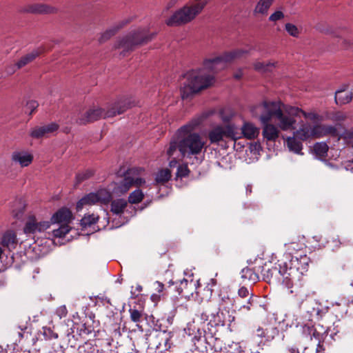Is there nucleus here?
Returning <instances> with one entry per match:
<instances>
[{
	"instance_id": "nucleus-62",
	"label": "nucleus",
	"mask_w": 353,
	"mask_h": 353,
	"mask_svg": "<svg viewBox=\"0 0 353 353\" xmlns=\"http://www.w3.org/2000/svg\"><path fill=\"white\" fill-rule=\"evenodd\" d=\"M241 76H242L241 72H238V73L234 74V77L236 79H240L241 77Z\"/></svg>"
},
{
	"instance_id": "nucleus-28",
	"label": "nucleus",
	"mask_w": 353,
	"mask_h": 353,
	"mask_svg": "<svg viewBox=\"0 0 353 353\" xmlns=\"http://www.w3.org/2000/svg\"><path fill=\"white\" fill-rule=\"evenodd\" d=\"M242 279L254 283L259 280V276L249 268H243L241 272Z\"/></svg>"
},
{
	"instance_id": "nucleus-33",
	"label": "nucleus",
	"mask_w": 353,
	"mask_h": 353,
	"mask_svg": "<svg viewBox=\"0 0 353 353\" xmlns=\"http://www.w3.org/2000/svg\"><path fill=\"white\" fill-rule=\"evenodd\" d=\"M276 63L269 61L266 63L263 62H256L254 64V68L255 70L260 72H266L270 71V68L274 67Z\"/></svg>"
},
{
	"instance_id": "nucleus-23",
	"label": "nucleus",
	"mask_w": 353,
	"mask_h": 353,
	"mask_svg": "<svg viewBox=\"0 0 353 353\" xmlns=\"http://www.w3.org/2000/svg\"><path fill=\"white\" fill-rule=\"evenodd\" d=\"M294 135L301 141H306L312 138V126L303 124L299 130L294 132Z\"/></svg>"
},
{
	"instance_id": "nucleus-13",
	"label": "nucleus",
	"mask_w": 353,
	"mask_h": 353,
	"mask_svg": "<svg viewBox=\"0 0 353 353\" xmlns=\"http://www.w3.org/2000/svg\"><path fill=\"white\" fill-rule=\"evenodd\" d=\"M59 128L58 124L51 123L42 126H36L30 131V136L34 139H39L56 132Z\"/></svg>"
},
{
	"instance_id": "nucleus-24",
	"label": "nucleus",
	"mask_w": 353,
	"mask_h": 353,
	"mask_svg": "<svg viewBox=\"0 0 353 353\" xmlns=\"http://www.w3.org/2000/svg\"><path fill=\"white\" fill-rule=\"evenodd\" d=\"M288 111L290 114H298V116L301 114L305 119L313 121L320 120V116L314 112H306L299 108H290Z\"/></svg>"
},
{
	"instance_id": "nucleus-29",
	"label": "nucleus",
	"mask_w": 353,
	"mask_h": 353,
	"mask_svg": "<svg viewBox=\"0 0 353 353\" xmlns=\"http://www.w3.org/2000/svg\"><path fill=\"white\" fill-rule=\"evenodd\" d=\"M171 172L169 169H162L156 174L155 182L157 184H164L171 179Z\"/></svg>"
},
{
	"instance_id": "nucleus-20",
	"label": "nucleus",
	"mask_w": 353,
	"mask_h": 353,
	"mask_svg": "<svg viewBox=\"0 0 353 353\" xmlns=\"http://www.w3.org/2000/svg\"><path fill=\"white\" fill-rule=\"evenodd\" d=\"M352 97V92L347 90H339L335 92V102L339 105L349 103Z\"/></svg>"
},
{
	"instance_id": "nucleus-64",
	"label": "nucleus",
	"mask_w": 353,
	"mask_h": 353,
	"mask_svg": "<svg viewBox=\"0 0 353 353\" xmlns=\"http://www.w3.org/2000/svg\"><path fill=\"white\" fill-rule=\"evenodd\" d=\"M58 351H59V350H52L49 351L48 353H58Z\"/></svg>"
},
{
	"instance_id": "nucleus-35",
	"label": "nucleus",
	"mask_w": 353,
	"mask_h": 353,
	"mask_svg": "<svg viewBox=\"0 0 353 353\" xmlns=\"http://www.w3.org/2000/svg\"><path fill=\"white\" fill-rule=\"evenodd\" d=\"M143 194L141 190H136L133 191L128 197V201L131 203H138L142 201Z\"/></svg>"
},
{
	"instance_id": "nucleus-14",
	"label": "nucleus",
	"mask_w": 353,
	"mask_h": 353,
	"mask_svg": "<svg viewBox=\"0 0 353 353\" xmlns=\"http://www.w3.org/2000/svg\"><path fill=\"white\" fill-rule=\"evenodd\" d=\"M25 11L34 14H53L57 12L58 9L47 4L34 3L28 6Z\"/></svg>"
},
{
	"instance_id": "nucleus-40",
	"label": "nucleus",
	"mask_w": 353,
	"mask_h": 353,
	"mask_svg": "<svg viewBox=\"0 0 353 353\" xmlns=\"http://www.w3.org/2000/svg\"><path fill=\"white\" fill-rule=\"evenodd\" d=\"M284 17V13L281 10H276L270 15L268 20L270 22L276 23V22L283 20Z\"/></svg>"
},
{
	"instance_id": "nucleus-17",
	"label": "nucleus",
	"mask_w": 353,
	"mask_h": 353,
	"mask_svg": "<svg viewBox=\"0 0 353 353\" xmlns=\"http://www.w3.org/2000/svg\"><path fill=\"white\" fill-rule=\"evenodd\" d=\"M263 128V135L268 141H275L279 137V131L274 125L269 122H261Z\"/></svg>"
},
{
	"instance_id": "nucleus-50",
	"label": "nucleus",
	"mask_w": 353,
	"mask_h": 353,
	"mask_svg": "<svg viewBox=\"0 0 353 353\" xmlns=\"http://www.w3.org/2000/svg\"><path fill=\"white\" fill-rule=\"evenodd\" d=\"M17 203L19 205V209L17 211H16L15 210H12V215L16 219H19L23 216L24 205H23V204L21 201H18Z\"/></svg>"
},
{
	"instance_id": "nucleus-37",
	"label": "nucleus",
	"mask_w": 353,
	"mask_h": 353,
	"mask_svg": "<svg viewBox=\"0 0 353 353\" xmlns=\"http://www.w3.org/2000/svg\"><path fill=\"white\" fill-rule=\"evenodd\" d=\"M210 314L214 315V313L211 312L208 307L205 308L201 311L199 314L197 315V321H199L201 323H205L208 320Z\"/></svg>"
},
{
	"instance_id": "nucleus-43",
	"label": "nucleus",
	"mask_w": 353,
	"mask_h": 353,
	"mask_svg": "<svg viewBox=\"0 0 353 353\" xmlns=\"http://www.w3.org/2000/svg\"><path fill=\"white\" fill-rule=\"evenodd\" d=\"M177 150H179V141H176L175 140H172L170 143L169 148L167 150V154L171 157L174 154Z\"/></svg>"
},
{
	"instance_id": "nucleus-46",
	"label": "nucleus",
	"mask_w": 353,
	"mask_h": 353,
	"mask_svg": "<svg viewBox=\"0 0 353 353\" xmlns=\"http://www.w3.org/2000/svg\"><path fill=\"white\" fill-rule=\"evenodd\" d=\"M255 335L259 337H261V338H266L267 340H270L271 339H273V337H274L273 336H270L268 334V331L267 329L263 330L261 327H259L256 330Z\"/></svg>"
},
{
	"instance_id": "nucleus-18",
	"label": "nucleus",
	"mask_w": 353,
	"mask_h": 353,
	"mask_svg": "<svg viewBox=\"0 0 353 353\" xmlns=\"http://www.w3.org/2000/svg\"><path fill=\"white\" fill-rule=\"evenodd\" d=\"M241 132L243 137L248 139H254L258 137L259 134V128L256 127L252 123L245 122L241 127Z\"/></svg>"
},
{
	"instance_id": "nucleus-53",
	"label": "nucleus",
	"mask_w": 353,
	"mask_h": 353,
	"mask_svg": "<svg viewBox=\"0 0 353 353\" xmlns=\"http://www.w3.org/2000/svg\"><path fill=\"white\" fill-rule=\"evenodd\" d=\"M18 69L19 68H17L16 66V63L14 65H10L6 68V72L8 74H12Z\"/></svg>"
},
{
	"instance_id": "nucleus-10",
	"label": "nucleus",
	"mask_w": 353,
	"mask_h": 353,
	"mask_svg": "<svg viewBox=\"0 0 353 353\" xmlns=\"http://www.w3.org/2000/svg\"><path fill=\"white\" fill-rule=\"evenodd\" d=\"M112 200V194L105 189H100L96 192H91L81 198L77 203V210H81L85 205L97 203L108 205Z\"/></svg>"
},
{
	"instance_id": "nucleus-19",
	"label": "nucleus",
	"mask_w": 353,
	"mask_h": 353,
	"mask_svg": "<svg viewBox=\"0 0 353 353\" xmlns=\"http://www.w3.org/2000/svg\"><path fill=\"white\" fill-rule=\"evenodd\" d=\"M1 245L10 251L14 250L17 244V236L14 232L8 231L2 236Z\"/></svg>"
},
{
	"instance_id": "nucleus-30",
	"label": "nucleus",
	"mask_w": 353,
	"mask_h": 353,
	"mask_svg": "<svg viewBox=\"0 0 353 353\" xmlns=\"http://www.w3.org/2000/svg\"><path fill=\"white\" fill-rule=\"evenodd\" d=\"M99 220V216L94 214H87L81 220V225L85 228L95 224Z\"/></svg>"
},
{
	"instance_id": "nucleus-22",
	"label": "nucleus",
	"mask_w": 353,
	"mask_h": 353,
	"mask_svg": "<svg viewBox=\"0 0 353 353\" xmlns=\"http://www.w3.org/2000/svg\"><path fill=\"white\" fill-rule=\"evenodd\" d=\"M126 23H127V21H122L118 23L117 24H115L114 26H113L112 27H111L110 28H109L108 30H107L106 31H105L104 32H103L101 34V36L99 39V41L100 43L105 42V41L109 39L111 37L114 35L115 33L119 30L122 28Z\"/></svg>"
},
{
	"instance_id": "nucleus-34",
	"label": "nucleus",
	"mask_w": 353,
	"mask_h": 353,
	"mask_svg": "<svg viewBox=\"0 0 353 353\" xmlns=\"http://www.w3.org/2000/svg\"><path fill=\"white\" fill-rule=\"evenodd\" d=\"M94 175V171L90 169L85 170L81 172H79L76 175V183L79 184L82 181L90 179Z\"/></svg>"
},
{
	"instance_id": "nucleus-42",
	"label": "nucleus",
	"mask_w": 353,
	"mask_h": 353,
	"mask_svg": "<svg viewBox=\"0 0 353 353\" xmlns=\"http://www.w3.org/2000/svg\"><path fill=\"white\" fill-rule=\"evenodd\" d=\"M324 137L330 135L333 137L337 136V129L332 125H323Z\"/></svg>"
},
{
	"instance_id": "nucleus-27",
	"label": "nucleus",
	"mask_w": 353,
	"mask_h": 353,
	"mask_svg": "<svg viewBox=\"0 0 353 353\" xmlns=\"http://www.w3.org/2000/svg\"><path fill=\"white\" fill-rule=\"evenodd\" d=\"M127 205V201L123 199L114 200L111 203V211L114 214H120L123 212Z\"/></svg>"
},
{
	"instance_id": "nucleus-6",
	"label": "nucleus",
	"mask_w": 353,
	"mask_h": 353,
	"mask_svg": "<svg viewBox=\"0 0 353 353\" xmlns=\"http://www.w3.org/2000/svg\"><path fill=\"white\" fill-rule=\"evenodd\" d=\"M203 10V3L191 1L175 11L165 23L168 26H180L192 21Z\"/></svg>"
},
{
	"instance_id": "nucleus-32",
	"label": "nucleus",
	"mask_w": 353,
	"mask_h": 353,
	"mask_svg": "<svg viewBox=\"0 0 353 353\" xmlns=\"http://www.w3.org/2000/svg\"><path fill=\"white\" fill-rule=\"evenodd\" d=\"M347 114L342 111H333L330 112L327 117L334 122H342L347 119Z\"/></svg>"
},
{
	"instance_id": "nucleus-63",
	"label": "nucleus",
	"mask_w": 353,
	"mask_h": 353,
	"mask_svg": "<svg viewBox=\"0 0 353 353\" xmlns=\"http://www.w3.org/2000/svg\"><path fill=\"white\" fill-rule=\"evenodd\" d=\"M246 192L251 193L252 192V187L250 185H247L246 187Z\"/></svg>"
},
{
	"instance_id": "nucleus-15",
	"label": "nucleus",
	"mask_w": 353,
	"mask_h": 353,
	"mask_svg": "<svg viewBox=\"0 0 353 353\" xmlns=\"http://www.w3.org/2000/svg\"><path fill=\"white\" fill-rule=\"evenodd\" d=\"M72 219L71 212L68 209L63 208L52 215L50 223L51 224L61 223V225H68Z\"/></svg>"
},
{
	"instance_id": "nucleus-55",
	"label": "nucleus",
	"mask_w": 353,
	"mask_h": 353,
	"mask_svg": "<svg viewBox=\"0 0 353 353\" xmlns=\"http://www.w3.org/2000/svg\"><path fill=\"white\" fill-rule=\"evenodd\" d=\"M316 353H325V348L323 347V345L321 344L320 341H319L317 345Z\"/></svg>"
},
{
	"instance_id": "nucleus-45",
	"label": "nucleus",
	"mask_w": 353,
	"mask_h": 353,
	"mask_svg": "<svg viewBox=\"0 0 353 353\" xmlns=\"http://www.w3.org/2000/svg\"><path fill=\"white\" fill-rule=\"evenodd\" d=\"M255 299H256V297L253 295V294H251L248 300V302L246 303V304H243L242 305L239 310H246L247 311H249L251 310V308L254 306V303H255Z\"/></svg>"
},
{
	"instance_id": "nucleus-36",
	"label": "nucleus",
	"mask_w": 353,
	"mask_h": 353,
	"mask_svg": "<svg viewBox=\"0 0 353 353\" xmlns=\"http://www.w3.org/2000/svg\"><path fill=\"white\" fill-rule=\"evenodd\" d=\"M70 230L68 225H61V226L52 231L53 236L58 238L64 237Z\"/></svg>"
},
{
	"instance_id": "nucleus-5",
	"label": "nucleus",
	"mask_w": 353,
	"mask_h": 353,
	"mask_svg": "<svg viewBox=\"0 0 353 353\" xmlns=\"http://www.w3.org/2000/svg\"><path fill=\"white\" fill-rule=\"evenodd\" d=\"M130 103L126 99H119L108 105L107 110L101 108H93L88 110L84 115L78 120V123L85 124L100 119L113 117L123 113L130 108Z\"/></svg>"
},
{
	"instance_id": "nucleus-44",
	"label": "nucleus",
	"mask_w": 353,
	"mask_h": 353,
	"mask_svg": "<svg viewBox=\"0 0 353 353\" xmlns=\"http://www.w3.org/2000/svg\"><path fill=\"white\" fill-rule=\"evenodd\" d=\"M42 334L46 339H57L58 337V334L54 333L50 327H43Z\"/></svg>"
},
{
	"instance_id": "nucleus-8",
	"label": "nucleus",
	"mask_w": 353,
	"mask_h": 353,
	"mask_svg": "<svg viewBox=\"0 0 353 353\" xmlns=\"http://www.w3.org/2000/svg\"><path fill=\"white\" fill-rule=\"evenodd\" d=\"M154 36V34H148L146 30L139 28L120 39L117 44V48L121 49V54L125 56L127 52L133 50L137 46L151 40Z\"/></svg>"
},
{
	"instance_id": "nucleus-26",
	"label": "nucleus",
	"mask_w": 353,
	"mask_h": 353,
	"mask_svg": "<svg viewBox=\"0 0 353 353\" xmlns=\"http://www.w3.org/2000/svg\"><path fill=\"white\" fill-rule=\"evenodd\" d=\"M297 138L294 137H288L287 139V145L290 151L294 152L296 154H302L301 150L303 149V145L300 141L296 139Z\"/></svg>"
},
{
	"instance_id": "nucleus-61",
	"label": "nucleus",
	"mask_w": 353,
	"mask_h": 353,
	"mask_svg": "<svg viewBox=\"0 0 353 353\" xmlns=\"http://www.w3.org/2000/svg\"><path fill=\"white\" fill-rule=\"evenodd\" d=\"M317 305V303L315 301V300H307L305 303V305Z\"/></svg>"
},
{
	"instance_id": "nucleus-7",
	"label": "nucleus",
	"mask_w": 353,
	"mask_h": 353,
	"mask_svg": "<svg viewBox=\"0 0 353 353\" xmlns=\"http://www.w3.org/2000/svg\"><path fill=\"white\" fill-rule=\"evenodd\" d=\"M144 170L142 168H131L127 170L124 174L123 179L119 182L114 183L112 188V192L117 196H121L126 193L132 186H141L145 183L144 179L141 177L142 172Z\"/></svg>"
},
{
	"instance_id": "nucleus-56",
	"label": "nucleus",
	"mask_w": 353,
	"mask_h": 353,
	"mask_svg": "<svg viewBox=\"0 0 353 353\" xmlns=\"http://www.w3.org/2000/svg\"><path fill=\"white\" fill-rule=\"evenodd\" d=\"M290 353H301L300 350L296 346H292L288 348Z\"/></svg>"
},
{
	"instance_id": "nucleus-54",
	"label": "nucleus",
	"mask_w": 353,
	"mask_h": 353,
	"mask_svg": "<svg viewBox=\"0 0 353 353\" xmlns=\"http://www.w3.org/2000/svg\"><path fill=\"white\" fill-rule=\"evenodd\" d=\"M307 312H309L310 314V315H319V312H320V309L319 307H317L316 308L313 307L312 310H307Z\"/></svg>"
},
{
	"instance_id": "nucleus-48",
	"label": "nucleus",
	"mask_w": 353,
	"mask_h": 353,
	"mask_svg": "<svg viewBox=\"0 0 353 353\" xmlns=\"http://www.w3.org/2000/svg\"><path fill=\"white\" fill-rule=\"evenodd\" d=\"M38 105H39V104H38L37 101H34V100L29 101L26 103V111H27V112L29 111V114H32V112H34V110L37 109Z\"/></svg>"
},
{
	"instance_id": "nucleus-12",
	"label": "nucleus",
	"mask_w": 353,
	"mask_h": 353,
	"mask_svg": "<svg viewBox=\"0 0 353 353\" xmlns=\"http://www.w3.org/2000/svg\"><path fill=\"white\" fill-rule=\"evenodd\" d=\"M51 225L49 221H38L34 216L28 217L23 228L26 234H34L37 232H43Z\"/></svg>"
},
{
	"instance_id": "nucleus-59",
	"label": "nucleus",
	"mask_w": 353,
	"mask_h": 353,
	"mask_svg": "<svg viewBox=\"0 0 353 353\" xmlns=\"http://www.w3.org/2000/svg\"><path fill=\"white\" fill-rule=\"evenodd\" d=\"M193 2L194 3H203V8H205V6L208 3V1L207 0H194Z\"/></svg>"
},
{
	"instance_id": "nucleus-21",
	"label": "nucleus",
	"mask_w": 353,
	"mask_h": 353,
	"mask_svg": "<svg viewBox=\"0 0 353 353\" xmlns=\"http://www.w3.org/2000/svg\"><path fill=\"white\" fill-rule=\"evenodd\" d=\"M274 0H259L253 10L254 14L266 16Z\"/></svg>"
},
{
	"instance_id": "nucleus-41",
	"label": "nucleus",
	"mask_w": 353,
	"mask_h": 353,
	"mask_svg": "<svg viewBox=\"0 0 353 353\" xmlns=\"http://www.w3.org/2000/svg\"><path fill=\"white\" fill-rule=\"evenodd\" d=\"M285 30L288 32V33L294 37H298L299 35V30L298 29V28L292 24V23H288L285 24Z\"/></svg>"
},
{
	"instance_id": "nucleus-25",
	"label": "nucleus",
	"mask_w": 353,
	"mask_h": 353,
	"mask_svg": "<svg viewBox=\"0 0 353 353\" xmlns=\"http://www.w3.org/2000/svg\"><path fill=\"white\" fill-rule=\"evenodd\" d=\"M41 53L39 50H34L30 53L22 57L20 60L16 63L17 68H21L32 62L36 57H37Z\"/></svg>"
},
{
	"instance_id": "nucleus-49",
	"label": "nucleus",
	"mask_w": 353,
	"mask_h": 353,
	"mask_svg": "<svg viewBox=\"0 0 353 353\" xmlns=\"http://www.w3.org/2000/svg\"><path fill=\"white\" fill-rule=\"evenodd\" d=\"M188 168L187 165H179L177 168L176 175L179 177H184L188 175Z\"/></svg>"
},
{
	"instance_id": "nucleus-3",
	"label": "nucleus",
	"mask_w": 353,
	"mask_h": 353,
	"mask_svg": "<svg viewBox=\"0 0 353 353\" xmlns=\"http://www.w3.org/2000/svg\"><path fill=\"white\" fill-rule=\"evenodd\" d=\"M290 108L294 107L285 105L280 101H263L253 107L251 111L252 115L258 117L261 122H269L274 117L282 130H288L294 129V117H299L298 114H290L288 111Z\"/></svg>"
},
{
	"instance_id": "nucleus-52",
	"label": "nucleus",
	"mask_w": 353,
	"mask_h": 353,
	"mask_svg": "<svg viewBox=\"0 0 353 353\" xmlns=\"http://www.w3.org/2000/svg\"><path fill=\"white\" fill-rule=\"evenodd\" d=\"M154 288L158 294H160L164 290V285L163 283L157 281L154 283Z\"/></svg>"
},
{
	"instance_id": "nucleus-51",
	"label": "nucleus",
	"mask_w": 353,
	"mask_h": 353,
	"mask_svg": "<svg viewBox=\"0 0 353 353\" xmlns=\"http://www.w3.org/2000/svg\"><path fill=\"white\" fill-rule=\"evenodd\" d=\"M238 294L239 296L241 297V298H245V297H248L252 294L250 293L248 289L245 287H241L239 291H238Z\"/></svg>"
},
{
	"instance_id": "nucleus-31",
	"label": "nucleus",
	"mask_w": 353,
	"mask_h": 353,
	"mask_svg": "<svg viewBox=\"0 0 353 353\" xmlns=\"http://www.w3.org/2000/svg\"><path fill=\"white\" fill-rule=\"evenodd\" d=\"M313 150L318 157L323 158L327 155L328 145L325 142L316 143L314 144Z\"/></svg>"
},
{
	"instance_id": "nucleus-57",
	"label": "nucleus",
	"mask_w": 353,
	"mask_h": 353,
	"mask_svg": "<svg viewBox=\"0 0 353 353\" xmlns=\"http://www.w3.org/2000/svg\"><path fill=\"white\" fill-rule=\"evenodd\" d=\"M344 138L353 140V131H347L344 134Z\"/></svg>"
},
{
	"instance_id": "nucleus-38",
	"label": "nucleus",
	"mask_w": 353,
	"mask_h": 353,
	"mask_svg": "<svg viewBox=\"0 0 353 353\" xmlns=\"http://www.w3.org/2000/svg\"><path fill=\"white\" fill-rule=\"evenodd\" d=\"M129 312L130 314V319L134 322V323H139L141 322L143 316L142 312L135 309V308H130L129 310Z\"/></svg>"
},
{
	"instance_id": "nucleus-9",
	"label": "nucleus",
	"mask_w": 353,
	"mask_h": 353,
	"mask_svg": "<svg viewBox=\"0 0 353 353\" xmlns=\"http://www.w3.org/2000/svg\"><path fill=\"white\" fill-rule=\"evenodd\" d=\"M240 137L234 125L231 124L218 125L208 132V138L211 143H218L227 139L236 141Z\"/></svg>"
},
{
	"instance_id": "nucleus-58",
	"label": "nucleus",
	"mask_w": 353,
	"mask_h": 353,
	"mask_svg": "<svg viewBox=\"0 0 353 353\" xmlns=\"http://www.w3.org/2000/svg\"><path fill=\"white\" fill-rule=\"evenodd\" d=\"M161 295L159 294H152L151 295V300L154 302L159 301Z\"/></svg>"
},
{
	"instance_id": "nucleus-16",
	"label": "nucleus",
	"mask_w": 353,
	"mask_h": 353,
	"mask_svg": "<svg viewBox=\"0 0 353 353\" xmlns=\"http://www.w3.org/2000/svg\"><path fill=\"white\" fill-rule=\"evenodd\" d=\"M11 159L21 167H27L32 163L33 157L30 153L24 150L14 151L12 154Z\"/></svg>"
},
{
	"instance_id": "nucleus-4",
	"label": "nucleus",
	"mask_w": 353,
	"mask_h": 353,
	"mask_svg": "<svg viewBox=\"0 0 353 353\" xmlns=\"http://www.w3.org/2000/svg\"><path fill=\"white\" fill-rule=\"evenodd\" d=\"M196 122L185 125L178 130L179 152L183 157H190L200 154L205 146V141L198 133L192 132Z\"/></svg>"
},
{
	"instance_id": "nucleus-47",
	"label": "nucleus",
	"mask_w": 353,
	"mask_h": 353,
	"mask_svg": "<svg viewBox=\"0 0 353 353\" xmlns=\"http://www.w3.org/2000/svg\"><path fill=\"white\" fill-rule=\"evenodd\" d=\"M68 314V310L65 305H61L58 307L55 310V315H57L60 319L65 317Z\"/></svg>"
},
{
	"instance_id": "nucleus-2",
	"label": "nucleus",
	"mask_w": 353,
	"mask_h": 353,
	"mask_svg": "<svg viewBox=\"0 0 353 353\" xmlns=\"http://www.w3.org/2000/svg\"><path fill=\"white\" fill-rule=\"evenodd\" d=\"M310 261V258L305 254L299 257L292 256L288 261L281 263L279 267L269 270L267 277L270 275L272 282L276 279L281 281L283 286L290 293L297 294L303 285V278L308 270Z\"/></svg>"
},
{
	"instance_id": "nucleus-1",
	"label": "nucleus",
	"mask_w": 353,
	"mask_h": 353,
	"mask_svg": "<svg viewBox=\"0 0 353 353\" xmlns=\"http://www.w3.org/2000/svg\"><path fill=\"white\" fill-rule=\"evenodd\" d=\"M248 52L247 50L236 49L221 56L206 59L203 68L188 72L184 76V81L181 88V97L186 99L211 85L214 79V73L225 68L228 63Z\"/></svg>"
},
{
	"instance_id": "nucleus-39",
	"label": "nucleus",
	"mask_w": 353,
	"mask_h": 353,
	"mask_svg": "<svg viewBox=\"0 0 353 353\" xmlns=\"http://www.w3.org/2000/svg\"><path fill=\"white\" fill-rule=\"evenodd\" d=\"M324 137L323 125L312 126V138H321Z\"/></svg>"
},
{
	"instance_id": "nucleus-60",
	"label": "nucleus",
	"mask_w": 353,
	"mask_h": 353,
	"mask_svg": "<svg viewBox=\"0 0 353 353\" xmlns=\"http://www.w3.org/2000/svg\"><path fill=\"white\" fill-rule=\"evenodd\" d=\"M178 162L176 160L175 158H174L172 160H171L169 163V165L170 167L172 168V167H175L176 165H177Z\"/></svg>"
},
{
	"instance_id": "nucleus-11",
	"label": "nucleus",
	"mask_w": 353,
	"mask_h": 353,
	"mask_svg": "<svg viewBox=\"0 0 353 353\" xmlns=\"http://www.w3.org/2000/svg\"><path fill=\"white\" fill-rule=\"evenodd\" d=\"M170 332L166 331H155L150 335L149 346L152 349H155L159 353H167L171 346Z\"/></svg>"
}]
</instances>
